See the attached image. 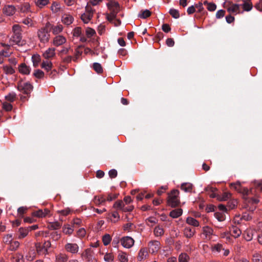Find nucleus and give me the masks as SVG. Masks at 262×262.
I'll list each match as a JSON object with an SVG mask.
<instances>
[{
    "instance_id": "obj_1",
    "label": "nucleus",
    "mask_w": 262,
    "mask_h": 262,
    "mask_svg": "<svg viewBox=\"0 0 262 262\" xmlns=\"http://www.w3.org/2000/svg\"><path fill=\"white\" fill-rule=\"evenodd\" d=\"M51 24L47 23L45 27L40 28L37 31V36L39 41L43 43H47L50 39V27Z\"/></svg>"
},
{
    "instance_id": "obj_2",
    "label": "nucleus",
    "mask_w": 262,
    "mask_h": 262,
    "mask_svg": "<svg viewBox=\"0 0 262 262\" xmlns=\"http://www.w3.org/2000/svg\"><path fill=\"white\" fill-rule=\"evenodd\" d=\"M107 7L111 12L106 14V18L109 21H113L120 10L119 4L116 2H111L107 4Z\"/></svg>"
},
{
    "instance_id": "obj_3",
    "label": "nucleus",
    "mask_w": 262,
    "mask_h": 262,
    "mask_svg": "<svg viewBox=\"0 0 262 262\" xmlns=\"http://www.w3.org/2000/svg\"><path fill=\"white\" fill-rule=\"evenodd\" d=\"M179 191L178 190H172L169 194L167 203L172 207H176L180 203Z\"/></svg>"
},
{
    "instance_id": "obj_4",
    "label": "nucleus",
    "mask_w": 262,
    "mask_h": 262,
    "mask_svg": "<svg viewBox=\"0 0 262 262\" xmlns=\"http://www.w3.org/2000/svg\"><path fill=\"white\" fill-rule=\"evenodd\" d=\"M95 10L89 4L85 8V12L81 14L80 18L84 24H88L93 17Z\"/></svg>"
},
{
    "instance_id": "obj_5",
    "label": "nucleus",
    "mask_w": 262,
    "mask_h": 262,
    "mask_svg": "<svg viewBox=\"0 0 262 262\" xmlns=\"http://www.w3.org/2000/svg\"><path fill=\"white\" fill-rule=\"evenodd\" d=\"M94 252L91 248H88L81 254V257L85 262H97L94 257Z\"/></svg>"
},
{
    "instance_id": "obj_6",
    "label": "nucleus",
    "mask_w": 262,
    "mask_h": 262,
    "mask_svg": "<svg viewBox=\"0 0 262 262\" xmlns=\"http://www.w3.org/2000/svg\"><path fill=\"white\" fill-rule=\"evenodd\" d=\"M224 8L227 9L230 14H236L240 12V5L237 4H233L229 1L224 4Z\"/></svg>"
},
{
    "instance_id": "obj_7",
    "label": "nucleus",
    "mask_w": 262,
    "mask_h": 262,
    "mask_svg": "<svg viewBox=\"0 0 262 262\" xmlns=\"http://www.w3.org/2000/svg\"><path fill=\"white\" fill-rule=\"evenodd\" d=\"M17 89L19 91L28 94L32 91L33 86L29 82H24L21 80L18 83Z\"/></svg>"
},
{
    "instance_id": "obj_8",
    "label": "nucleus",
    "mask_w": 262,
    "mask_h": 262,
    "mask_svg": "<svg viewBox=\"0 0 262 262\" xmlns=\"http://www.w3.org/2000/svg\"><path fill=\"white\" fill-rule=\"evenodd\" d=\"M51 246V243L49 241L45 242L42 246L40 243H37L36 244V251L39 254H46Z\"/></svg>"
},
{
    "instance_id": "obj_9",
    "label": "nucleus",
    "mask_w": 262,
    "mask_h": 262,
    "mask_svg": "<svg viewBox=\"0 0 262 262\" xmlns=\"http://www.w3.org/2000/svg\"><path fill=\"white\" fill-rule=\"evenodd\" d=\"M55 51L56 49L54 47L49 48L43 52L42 56L45 59L51 60L56 56Z\"/></svg>"
},
{
    "instance_id": "obj_10",
    "label": "nucleus",
    "mask_w": 262,
    "mask_h": 262,
    "mask_svg": "<svg viewBox=\"0 0 262 262\" xmlns=\"http://www.w3.org/2000/svg\"><path fill=\"white\" fill-rule=\"evenodd\" d=\"M67 42V38L63 35H58L52 39V44L55 47H59L64 45Z\"/></svg>"
},
{
    "instance_id": "obj_11",
    "label": "nucleus",
    "mask_w": 262,
    "mask_h": 262,
    "mask_svg": "<svg viewBox=\"0 0 262 262\" xmlns=\"http://www.w3.org/2000/svg\"><path fill=\"white\" fill-rule=\"evenodd\" d=\"M120 242L123 247L130 248L134 245L135 241L131 237L127 236L122 237Z\"/></svg>"
},
{
    "instance_id": "obj_12",
    "label": "nucleus",
    "mask_w": 262,
    "mask_h": 262,
    "mask_svg": "<svg viewBox=\"0 0 262 262\" xmlns=\"http://www.w3.org/2000/svg\"><path fill=\"white\" fill-rule=\"evenodd\" d=\"M64 247L67 252L72 254L78 253L79 249L78 245L75 243H67Z\"/></svg>"
},
{
    "instance_id": "obj_13",
    "label": "nucleus",
    "mask_w": 262,
    "mask_h": 262,
    "mask_svg": "<svg viewBox=\"0 0 262 262\" xmlns=\"http://www.w3.org/2000/svg\"><path fill=\"white\" fill-rule=\"evenodd\" d=\"M50 210L48 209L44 210L39 209L32 212V215L39 218L45 217L50 214Z\"/></svg>"
},
{
    "instance_id": "obj_14",
    "label": "nucleus",
    "mask_w": 262,
    "mask_h": 262,
    "mask_svg": "<svg viewBox=\"0 0 262 262\" xmlns=\"http://www.w3.org/2000/svg\"><path fill=\"white\" fill-rule=\"evenodd\" d=\"M149 251L152 253L158 251L160 248V243L157 241H151L148 244Z\"/></svg>"
},
{
    "instance_id": "obj_15",
    "label": "nucleus",
    "mask_w": 262,
    "mask_h": 262,
    "mask_svg": "<svg viewBox=\"0 0 262 262\" xmlns=\"http://www.w3.org/2000/svg\"><path fill=\"white\" fill-rule=\"evenodd\" d=\"M3 12L7 16H12L16 12V8L13 5H6L3 8Z\"/></svg>"
},
{
    "instance_id": "obj_16",
    "label": "nucleus",
    "mask_w": 262,
    "mask_h": 262,
    "mask_svg": "<svg viewBox=\"0 0 262 262\" xmlns=\"http://www.w3.org/2000/svg\"><path fill=\"white\" fill-rule=\"evenodd\" d=\"M18 72L23 75H29L31 72V69L25 63H21L18 67Z\"/></svg>"
},
{
    "instance_id": "obj_17",
    "label": "nucleus",
    "mask_w": 262,
    "mask_h": 262,
    "mask_svg": "<svg viewBox=\"0 0 262 262\" xmlns=\"http://www.w3.org/2000/svg\"><path fill=\"white\" fill-rule=\"evenodd\" d=\"M243 4L242 5V8L245 11H250L253 8V4L251 0H242Z\"/></svg>"
},
{
    "instance_id": "obj_18",
    "label": "nucleus",
    "mask_w": 262,
    "mask_h": 262,
    "mask_svg": "<svg viewBox=\"0 0 262 262\" xmlns=\"http://www.w3.org/2000/svg\"><path fill=\"white\" fill-rule=\"evenodd\" d=\"M1 45L5 49L0 51V55L5 57L9 56L12 53V52L9 51L10 45L4 43H1Z\"/></svg>"
},
{
    "instance_id": "obj_19",
    "label": "nucleus",
    "mask_w": 262,
    "mask_h": 262,
    "mask_svg": "<svg viewBox=\"0 0 262 262\" xmlns=\"http://www.w3.org/2000/svg\"><path fill=\"white\" fill-rule=\"evenodd\" d=\"M52 30V33L54 35H59L63 31V27L61 25L53 26L51 24L50 27V31Z\"/></svg>"
},
{
    "instance_id": "obj_20",
    "label": "nucleus",
    "mask_w": 262,
    "mask_h": 262,
    "mask_svg": "<svg viewBox=\"0 0 262 262\" xmlns=\"http://www.w3.org/2000/svg\"><path fill=\"white\" fill-rule=\"evenodd\" d=\"M41 68L47 72H49L53 68V63L50 60H43L41 64Z\"/></svg>"
},
{
    "instance_id": "obj_21",
    "label": "nucleus",
    "mask_w": 262,
    "mask_h": 262,
    "mask_svg": "<svg viewBox=\"0 0 262 262\" xmlns=\"http://www.w3.org/2000/svg\"><path fill=\"white\" fill-rule=\"evenodd\" d=\"M73 17L71 15L64 14L62 16L61 21L65 25H69L73 23Z\"/></svg>"
},
{
    "instance_id": "obj_22",
    "label": "nucleus",
    "mask_w": 262,
    "mask_h": 262,
    "mask_svg": "<svg viewBox=\"0 0 262 262\" xmlns=\"http://www.w3.org/2000/svg\"><path fill=\"white\" fill-rule=\"evenodd\" d=\"M148 255V253L147 249L145 248H141L138 253V260L142 261L144 259H145Z\"/></svg>"
},
{
    "instance_id": "obj_23",
    "label": "nucleus",
    "mask_w": 262,
    "mask_h": 262,
    "mask_svg": "<svg viewBox=\"0 0 262 262\" xmlns=\"http://www.w3.org/2000/svg\"><path fill=\"white\" fill-rule=\"evenodd\" d=\"M21 39V33H14V35L10 39V45L18 43Z\"/></svg>"
},
{
    "instance_id": "obj_24",
    "label": "nucleus",
    "mask_w": 262,
    "mask_h": 262,
    "mask_svg": "<svg viewBox=\"0 0 262 262\" xmlns=\"http://www.w3.org/2000/svg\"><path fill=\"white\" fill-rule=\"evenodd\" d=\"M18 238L19 239H23L28 235L29 233V229L21 227L18 229Z\"/></svg>"
},
{
    "instance_id": "obj_25",
    "label": "nucleus",
    "mask_w": 262,
    "mask_h": 262,
    "mask_svg": "<svg viewBox=\"0 0 262 262\" xmlns=\"http://www.w3.org/2000/svg\"><path fill=\"white\" fill-rule=\"evenodd\" d=\"M68 256L65 253H59L55 255L56 262H66L68 260Z\"/></svg>"
},
{
    "instance_id": "obj_26",
    "label": "nucleus",
    "mask_w": 262,
    "mask_h": 262,
    "mask_svg": "<svg viewBox=\"0 0 262 262\" xmlns=\"http://www.w3.org/2000/svg\"><path fill=\"white\" fill-rule=\"evenodd\" d=\"M106 201V199L103 195L95 196L93 202L96 205L99 206L103 204Z\"/></svg>"
},
{
    "instance_id": "obj_27",
    "label": "nucleus",
    "mask_w": 262,
    "mask_h": 262,
    "mask_svg": "<svg viewBox=\"0 0 262 262\" xmlns=\"http://www.w3.org/2000/svg\"><path fill=\"white\" fill-rule=\"evenodd\" d=\"M195 233V230L190 227H186L184 229V233L185 236L187 238L192 237Z\"/></svg>"
},
{
    "instance_id": "obj_28",
    "label": "nucleus",
    "mask_w": 262,
    "mask_h": 262,
    "mask_svg": "<svg viewBox=\"0 0 262 262\" xmlns=\"http://www.w3.org/2000/svg\"><path fill=\"white\" fill-rule=\"evenodd\" d=\"M203 234L205 235V238L209 239L211 238V236L213 233V230L212 228L208 226L204 227L203 229Z\"/></svg>"
},
{
    "instance_id": "obj_29",
    "label": "nucleus",
    "mask_w": 262,
    "mask_h": 262,
    "mask_svg": "<svg viewBox=\"0 0 262 262\" xmlns=\"http://www.w3.org/2000/svg\"><path fill=\"white\" fill-rule=\"evenodd\" d=\"M2 69L4 73L6 75H12L15 72V69L9 65H4Z\"/></svg>"
},
{
    "instance_id": "obj_30",
    "label": "nucleus",
    "mask_w": 262,
    "mask_h": 262,
    "mask_svg": "<svg viewBox=\"0 0 262 262\" xmlns=\"http://www.w3.org/2000/svg\"><path fill=\"white\" fill-rule=\"evenodd\" d=\"M230 233L234 237L237 238L241 235L242 231L238 227L233 226L230 229Z\"/></svg>"
},
{
    "instance_id": "obj_31",
    "label": "nucleus",
    "mask_w": 262,
    "mask_h": 262,
    "mask_svg": "<svg viewBox=\"0 0 262 262\" xmlns=\"http://www.w3.org/2000/svg\"><path fill=\"white\" fill-rule=\"evenodd\" d=\"M8 250L11 251H16L20 246V243L17 241H13L9 245Z\"/></svg>"
},
{
    "instance_id": "obj_32",
    "label": "nucleus",
    "mask_w": 262,
    "mask_h": 262,
    "mask_svg": "<svg viewBox=\"0 0 262 262\" xmlns=\"http://www.w3.org/2000/svg\"><path fill=\"white\" fill-rule=\"evenodd\" d=\"M231 197V194L228 192H225L222 195H217V200L219 201H226Z\"/></svg>"
},
{
    "instance_id": "obj_33",
    "label": "nucleus",
    "mask_w": 262,
    "mask_h": 262,
    "mask_svg": "<svg viewBox=\"0 0 262 262\" xmlns=\"http://www.w3.org/2000/svg\"><path fill=\"white\" fill-rule=\"evenodd\" d=\"M181 188L185 192H190L192 190L193 185L190 183H184L181 185Z\"/></svg>"
},
{
    "instance_id": "obj_34",
    "label": "nucleus",
    "mask_w": 262,
    "mask_h": 262,
    "mask_svg": "<svg viewBox=\"0 0 262 262\" xmlns=\"http://www.w3.org/2000/svg\"><path fill=\"white\" fill-rule=\"evenodd\" d=\"M182 209L181 208H178L170 211L169 213V215L172 218H177L182 215Z\"/></svg>"
},
{
    "instance_id": "obj_35",
    "label": "nucleus",
    "mask_w": 262,
    "mask_h": 262,
    "mask_svg": "<svg viewBox=\"0 0 262 262\" xmlns=\"http://www.w3.org/2000/svg\"><path fill=\"white\" fill-rule=\"evenodd\" d=\"M253 232L250 229L246 230L243 236L247 241H251L253 238Z\"/></svg>"
},
{
    "instance_id": "obj_36",
    "label": "nucleus",
    "mask_w": 262,
    "mask_h": 262,
    "mask_svg": "<svg viewBox=\"0 0 262 262\" xmlns=\"http://www.w3.org/2000/svg\"><path fill=\"white\" fill-rule=\"evenodd\" d=\"M118 259L120 262H128L127 254L123 251H119L118 255Z\"/></svg>"
},
{
    "instance_id": "obj_37",
    "label": "nucleus",
    "mask_w": 262,
    "mask_h": 262,
    "mask_svg": "<svg viewBox=\"0 0 262 262\" xmlns=\"http://www.w3.org/2000/svg\"><path fill=\"white\" fill-rule=\"evenodd\" d=\"M74 228L73 226H70V225H64L62 228L63 232L67 235H71L74 231Z\"/></svg>"
},
{
    "instance_id": "obj_38",
    "label": "nucleus",
    "mask_w": 262,
    "mask_h": 262,
    "mask_svg": "<svg viewBox=\"0 0 262 262\" xmlns=\"http://www.w3.org/2000/svg\"><path fill=\"white\" fill-rule=\"evenodd\" d=\"M22 23L27 25L28 27H34L35 26V21L31 18L27 17L23 19Z\"/></svg>"
},
{
    "instance_id": "obj_39",
    "label": "nucleus",
    "mask_w": 262,
    "mask_h": 262,
    "mask_svg": "<svg viewBox=\"0 0 262 262\" xmlns=\"http://www.w3.org/2000/svg\"><path fill=\"white\" fill-rule=\"evenodd\" d=\"M32 60L33 65L34 67H38L39 62L41 61V57L39 54H34L32 56Z\"/></svg>"
},
{
    "instance_id": "obj_40",
    "label": "nucleus",
    "mask_w": 262,
    "mask_h": 262,
    "mask_svg": "<svg viewBox=\"0 0 262 262\" xmlns=\"http://www.w3.org/2000/svg\"><path fill=\"white\" fill-rule=\"evenodd\" d=\"M186 223L194 227H198L200 225L199 222L195 219L192 217H188L186 219Z\"/></svg>"
},
{
    "instance_id": "obj_41",
    "label": "nucleus",
    "mask_w": 262,
    "mask_h": 262,
    "mask_svg": "<svg viewBox=\"0 0 262 262\" xmlns=\"http://www.w3.org/2000/svg\"><path fill=\"white\" fill-rule=\"evenodd\" d=\"M12 262H24L23 256L20 253L15 254L12 257Z\"/></svg>"
},
{
    "instance_id": "obj_42",
    "label": "nucleus",
    "mask_w": 262,
    "mask_h": 262,
    "mask_svg": "<svg viewBox=\"0 0 262 262\" xmlns=\"http://www.w3.org/2000/svg\"><path fill=\"white\" fill-rule=\"evenodd\" d=\"M71 50V47H63L62 49L59 51L58 52V55L61 57L62 56H63L64 55L68 54L69 52Z\"/></svg>"
},
{
    "instance_id": "obj_43",
    "label": "nucleus",
    "mask_w": 262,
    "mask_h": 262,
    "mask_svg": "<svg viewBox=\"0 0 262 262\" xmlns=\"http://www.w3.org/2000/svg\"><path fill=\"white\" fill-rule=\"evenodd\" d=\"M3 242L5 244L9 245L13 241V236L11 234L5 235L3 238Z\"/></svg>"
},
{
    "instance_id": "obj_44",
    "label": "nucleus",
    "mask_w": 262,
    "mask_h": 262,
    "mask_svg": "<svg viewBox=\"0 0 262 262\" xmlns=\"http://www.w3.org/2000/svg\"><path fill=\"white\" fill-rule=\"evenodd\" d=\"M5 98L7 101L12 102L15 100L16 95L14 92H11L5 96Z\"/></svg>"
},
{
    "instance_id": "obj_45",
    "label": "nucleus",
    "mask_w": 262,
    "mask_h": 262,
    "mask_svg": "<svg viewBox=\"0 0 262 262\" xmlns=\"http://www.w3.org/2000/svg\"><path fill=\"white\" fill-rule=\"evenodd\" d=\"M204 4L207 5V8L209 11H214L216 8V5L213 3H208L207 1H205Z\"/></svg>"
},
{
    "instance_id": "obj_46",
    "label": "nucleus",
    "mask_w": 262,
    "mask_h": 262,
    "mask_svg": "<svg viewBox=\"0 0 262 262\" xmlns=\"http://www.w3.org/2000/svg\"><path fill=\"white\" fill-rule=\"evenodd\" d=\"M60 227L61 224L58 222L50 223L48 226V228L51 230H56L59 229Z\"/></svg>"
},
{
    "instance_id": "obj_47",
    "label": "nucleus",
    "mask_w": 262,
    "mask_h": 262,
    "mask_svg": "<svg viewBox=\"0 0 262 262\" xmlns=\"http://www.w3.org/2000/svg\"><path fill=\"white\" fill-rule=\"evenodd\" d=\"M164 230L163 229L160 227V226H157L154 229V234L156 236H161L164 234Z\"/></svg>"
},
{
    "instance_id": "obj_48",
    "label": "nucleus",
    "mask_w": 262,
    "mask_h": 262,
    "mask_svg": "<svg viewBox=\"0 0 262 262\" xmlns=\"http://www.w3.org/2000/svg\"><path fill=\"white\" fill-rule=\"evenodd\" d=\"M51 10L54 13L58 12L60 10L59 4L57 3L53 2L51 6Z\"/></svg>"
},
{
    "instance_id": "obj_49",
    "label": "nucleus",
    "mask_w": 262,
    "mask_h": 262,
    "mask_svg": "<svg viewBox=\"0 0 262 262\" xmlns=\"http://www.w3.org/2000/svg\"><path fill=\"white\" fill-rule=\"evenodd\" d=\"M111 239L112 238L110 234H105V235H104L102 237V242L104 245H108L110 243Z\"/></svg>"
},
{
    "instance_id": "obj_50",
    "label": "nucleus",
    "mask_w": 262,
    "mask_h": 262,
    "mask_svg": "<svg viewBox=\"0 0 262 262\" xmlns=\"http://www.w3.org/2000/svg\"><path fill=\"white\" fill-rule=\"evenodd\" d=\"M33 75L37 78L41 79L43 78L45 76V73L41 70L37 69L34 71L33 73Z\"/></svg>"
},
{
    "instance_id": "obj_51",
    "label": "nucleus",
    "mask_w": 262,
    "mask_h": 262,
    "mask_svg": "<svg viewBox=\"0 0 262 262\" xmlns=\"http://www.w3.org/2000/svg\"><path fill=\"white\" fill-rule=\"evenodd\" d=\"M93 68L94 70L98 74H101L103 72V68L101 65L97 62L94 63Z\"/></svg>"
},
{
    "instance_id": "obj_52",
    "label": "nucleus",
    "mask_w": 262,
    "mask_h": 262,
    "mask_svg": "<svg viewBox=\"0 0 262 262\" xmlns=\"http://www.w3.org/2000/svg\"><path fill=\"white\" fill-rule=\"evenodd\" d=\"M189 256L186 253H181L179 256V262H188Z\"/></svg>"
},
{
    "instance_id": "obj_53",
    "label": "nucleus",
    "mask_w": 262,
    "mask_h": 262,
    "mask_svg": "<svg viewBox=\"0 0 262 262\" xmlns=\"http://www.w3.org/2000/svg\"><path fill=\"white\" fill-rule=\"evenodd\" d=\"M36 5L39 8H42L49 3V0H36Z\"/></svg>"
},
{
    "instance_id": "obj_54",
    "label": "nucleus",
    "mask_w": 262,
    "mask_h": 262,
    "mask_svg": "<svg viewBox=\"0 0 262 262\" xmlns=\"http://www.w3.org/2000/svg\"><path fill=\"white\" fill-rule=\"evenodd\" d=\"M80 47H78L75 51L74 55L73 57V61H76L79 58V57L81 55L82 52L80 50Z\"/></svg>"
},
{
    "instance_id": "obj_55",
    "label": "nucleus",
    "mask_w": 262,
    "mask_h": 262,
    "mask_svg": "<svg viewBox=\"0 0 262 262\" xmlns=\"http://www.w3.org/2000/svg\"><path fill=\"white\" fill-rule=\"evenodd\" d=\"M104 260L106 262H112L114 260V255L113 253H105L104 256Z\"/></svg>"
},
{
    "instance_id": "obj_56",
    "label": "nucleus",
    "mask_w": 262,
    "mask_h": 262,
    "mask_svg": "<svg viewBox=\"0 0 262 262\" xmlns=\"http://www.w3.org/2000/svg\"><path fill=\"white\" fill-rule=\"evenodd\" d=\"M124 204L122 201L121 200H118L116 201L113 207L114 208L117 209H120L122 210V208H123Z\"/></svg>"
},
{
    "instance_id": "obj_57",
    "label": "nucleus",
    "mask_w": 262,
    "mask_h": 262,
    "mask_svg": "<svg viewBox=\"0 0 262 262\" xmlns=\"http://www.w3.org/2000/svg\"><path fill=\"white\" fill-rule=\"evenodd\" d=\"M150 15L151 12L148 10H145L143 11H141V13L139 14V16L140 18H146L150 16Z\"/></svg>"
},
{
    "instance_id": "obj_58",
    "label": "nucleus",
    "mask_w": 262,
    "mask_h": 262,
    "mask_svg": "<svg viewBox=\"0 0 262 262\" xmlns=\"http://www.w3.org/2000/svg\"><path fill=\"white\" fill-rule=\"evenodd\" d=\"M73 36L74 37H78L81 34V28L77 27L73 30Z\"/></svg>"
},
{
    "instance_id": "obj_59",
    "label": "nucleus",
    "mask_w": 262,
    "mask_h": 262,
    "mask_svg": "<svg viewBox=\"0 0 262 262\" xmlns=\"http://www.w3.org/2000/svg\"><path fill=\"white\" fill-rule=\"evenodd\" d=\"M62 62L65 63H69L73 60V57L71 55H68L65 57L62 56L60 57Z\"/></svg>"
},
{
    "instance_id": "obj_60",
    "label": "nucleus",
    "mask_w": 262,
    "mask_h": 262,
    "mask_svg": "<svg viewBox=\"0 0 262 262\" xmlns=\"http://www.w3.org/2000/svg\"><path fill=\"white\" fill-rule=\"evenodd\" d=\"M3 108L6 111L9 112L12 110V105L7 102H4L3 103Z\"/></svg>"
},
{
    "instance_id": "obj_61",
    "label": "nucleus",
    "mask_w": 262,
    "mask_h": 262,
    "mask_svg": "<svg viewBox=\"0 0 262 262\" xmlns=\"http://www.w3.org/2000/svg\"><path fill=\"white\" fill-rule=\"evenodd\" d=\"M230 186L232 188L238 191H240L242 189L241 183L238 182L235 183H231Z\"/></svg>"
},
{
    "instance_id": "obj_62",
    "label": "nucleus",
    "mask_w": 262,
    "mask_h": 262,
    "mask_svg": "<svg viewBox=\"0 0 262 262\" xmlns=\"http://www.w3.org/2000/svg\"><path fill=\"white\" fill-rule=\"evenodd\" d=\"M169 13L174 18H178L180 17L179 11L176 9H170Z\"/></svg>"
},
{
    "instance_id": "obj_63",
    "label": "nucleus",
    "mask_w": 262,
    "mask_h": 262,
    "mask_svg": "<svg viewBox=\"0 0 262 262\" xmlns=\"http://www.w3.org/2000/svg\"><path fill=\"white\" fill-rule=\"evenodd\" d=\"M35 253L33 251H30L26 255V258L29 261L33 260L35 257Z\"/></svg>"
},
{
    "instance_id": "obj_64",
    "label": "nucleus",
    "mask_w": 262,
    "mask_h": 262,
    "mask_svg": "<svg viewBox=\"0 0 262 262\" xmlns=\"http://www.w3.org/2000/svg\"><path fill=\"white\" fill-rule=\"evenodd\" d=\"M260 257V254L257 252H255L252 255V260L253 262H261Z\"/></svg>"
}]
</instances>
